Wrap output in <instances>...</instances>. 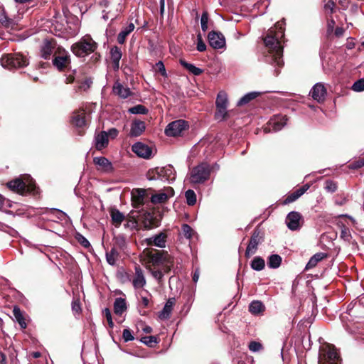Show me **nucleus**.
<instances>
[{"instance_id":"nucleus-1","label":"nucleus","mask_w":364,"mask_h":364,"mask_svg":"<svg viewBox=\"0 0 364 364\" xmlns=\"http://www.w3.org/2000/svg\"><path fill=\"white\" fill-rule=\"evenodd\" d=\"M284 22L279 21L274 23V27L270 28V29L267 31V36L263 38L264 45H265V47L269 50V53L271 54L272 60H274L278 66H280V62H282V47L280 42L282 41V38H284Z\"/></svg>"},{"instance_id":"nucleus-2","label":"nucleus","mask_w":364,"mask_h":364,"mask_svg":"<svg viewBox=\"0 0 364 364\" xmlns=\"http://www.w3.org/2000/svg\"><path fill=\"white\" fill-rule=\"evenodd\" d=\"M11 191L21 196L31 194L36 196L38 193V188L35 184V181L28 174H24L21 176L14 178L6 184Z\"/></svg>"},{"instance_id":"nucleus-3","label":"nucleus","mask_w":364,"mask_h":364,"mask_svg":"<svg viewBox=\"0 0 364 364\" xmlns=\"http://www.w3.org/2000/svg\"><path fill=\"white\" fill-rule=\"evenodd\" d=\"M97 48V42L93 40L90 34L85 35L70 47L73 54L78 58H84L92 53H97L95 52Z\"/></svg>"},{"instance_id":"nucleus-4","label":"nucleus","mask_w":364,"mask_h":364,"mask_svg":"<svg viewBox=\"0 0 364 364\" xmlns=\"http://www.w3.org/2000/svg\"><path fill=\"white\" fill-rule=\"evenodd\" d=\"M143 255L148 259V262L154 267L161 264H173V257L166 250H156L151 247H146L143 250Z\"/></svg>"},{"instance_id":"nucleus-5","label":"nucleus","mask_w":364,"mask_h":364,"mask_svg":"<svg viewBox=\"0 0 364 364\" xmlns=\"http://www.w3.org/2000/svg\"><path fill=\"white\" fill-rule=\"evenodd\" d=\"M342 359L333 344L326 343L318 350V364H341Z\"/></svg>"},{"instance_id":"nucleus-6","label":"nucleus","mask_w":364,"mask_h":364,"mask_svg":"<svg viewBox=\"0 0 364 364\" xmlns=\"http://www.w3.org/2000/svg\"><path fill=\"white\" fill-rule=\"evenodd\" d=\"M0 63L4 68L11 70L27 66L28 59L19 53H7L2 55Z\"/></svg>"},{"instance_id":"nucleus-7","label":"nucleus","mask_w":364,"mask_h":364,"mask_svg":"<svg viewBox=\"0 0 364 364\" xmlns=\"http://www.w3.org/2000/svg\"><path fill=\"white\" fill-rule=\"evenodd\" d=\"M52 64L59 72H67L70 70V57L68 52L62 47L54 51Z\"/></svg>"},{"instance_id":"nucleus-8","label":"nucleus","mask_w":364,"mask_h":364,"mask_svg":"<svg viewBox=\"0 0 364 364\" xmlns=\"http://www.w3.org/2000/svg\"><path fill=\"white\" fill-rule=\"evenodd\" d=\"M161 215L155 210L146 211L139 215V221L146 230H153L161 225Z\"/></svg>"},{"instance_id":"nucleus-9","label":"nucleus","mask_w":364,"mask_h":364,"mask_svg":"<svg viewBox=\"0 0 364 364\" xmlns=\"http://www.w3.org/2000/svg\"><path fill=\"white\" fill-rule=\"evenodd\" d=\"M146 179L149 181L165 179L167 181L175 179L173 168L171 165L164 167H156L146 172Z\"/></svg>"},{"instance_id":"nucleus-10","label":"nucleus","mask_w":364,"mask_h":364,"mask_svg":"<svg viewBox=\"0 0 364 364\" xmlns=\"http://www.w3.org/2000/svg\"><path fill=\"white\" fill-rule=\"evenodd\" d=\"M211 168L206 162H203L193 168L191 173V181L193 183H202L209 179Z\"/></svg>"},{"instance_id":"nucleus-11","label":"nucleus","mask_w":364,"mask_h":364,"mask_svg":"<svg viewBox=\"0 0 364 364\" xmlns=\"http://www.w3.org/2000/svg\"><path fill=\"white\" fill-rule=\"evenodd\" d=\"M264 241V230L260 229L259 225H257L253 230L252 235L250 237L249 244L246 247L245 257L250 258V257L257 252V245L262 243Z\"/></svg>"},{"instance_id":"nucleus-12","label":"nucleus","mask_w":364,"mask_h":364,"mask_svg":"<svg viewBox=\"0 0 364 364\" xmlns=\"http://www.w3.org/2000/svg\"><path fill=\"white\" fill-rule=\"evenodd\" d=\"M189 128L188 122L184 119H178L168 124L164 129V134L167 136H181L186 130Z\"/></svg>"},{"instance_id":"nucleus-13","label":"nucleus","mask_w":364,"mask_h":364,"mask_svg":"<svg viewBox=\"0 0 364 364\" xmlns=\"http://www.w3.org/2000/svg\"><path fill=\"white\" fill-rule=\"evenodd\" d=\"M227 103H228L227 94L223 91L219 92L217 95V100H215V107H217V112L214 114L215 119L225 120L228 119L229 113L225 110L227 109Z\"/></svg>"},{"instance_id":"nucleus-14","label":"nucleus","mask_w":364,"mask_h":364,"mask_svg":"<svg viewBox=\"0 0 364 364\" xmlns=\"http://www.w3.org/2000/svg\"><path fill=\"white\" fill-rule=\"evenodd\" d=\"M285 224H287L289 230L296 231L299 230L303 224V217L299 212L291 211L285 218Z\"/></svg>"},{"instance_id":"nucleus-15","label":"nucleus","mask_w":364,"mask_h":364,"mask_svg":"<svg viewBox=\"0 0 364 364\" xmlns=\"http://www.w3.org/2000/svg\"><path fill=\"white\" fill-rule=\"evenodd\" d=\"M208 43L213 49H223L225 45V36L220 31H212L207 36Z\"/></svg>"},{"instance_id":"nucleus-16","label":"nucleus","mask_w":364,"mask_h":364,"mask_svg":"<svg viewBox=\"0 0 364 364\" xmlns=\"http://www.w3.org/2000/svg\"><path fill=\"white\" fill-rule=\"evenodd\" d=\"M166 233L165 232H160V233L154 235L151 237L146 238L143 242L148 247H156L159 248H164L165 243L166 242Z\"/></svg>"},{"instance_id":"nucleus-17","label":"nucleus","mask_w":364,"mask_h":364,"mask_svg":"<svg viewBox=\"0 0 364 364\" xmlns=\"http://www.w3.org/2000/svg\"><path fill=\"white\" fill-rule=\"evenodd\" d=\"M309 188H310V184L306 183L303 185L301 187L296 189V191L289 193V195L285 197L284 200H282L281 202H279V204L282 205H285L296 201L298 200V198H299V197L303 196V194H304L307 190H309Z\"/></svg>"},{"instance_id":"nucleus-18","label":"nucleus","mask_w":364,"mask_h":364,"mask_svg":"<svg viewBox=\"0 0 364 364\" xmlns=\"http://www.w3.org/2000/svg\"><path fill=\"white\" fill-rule=\"evenodd\" d=\"M172 196H173V189L171 187H166L161 192L153 194L150 198V201L154 205L163 204Z\"/></svg>"},{"instance_id":"nucleus-19","label":"nucleus","mask_w":364,"mask_h":364,"mask_svg":"<svg viewBox=\"0 0 364 364\" xmlns=\"http://www.w3.org/2000/svg\"><path fill=\"white\" fill-rule=\"evenodd\" d=\"M310 95H311L314 100H316L317 102H324L325 97H326V89L324 85L321 82L316 83V85H314L313 88H311V90H310Z\"/></svg>"},{"instance_id":"nucleus-20","label":"nucleus","mask_w":364,"mask_h":364,"mask_svg":"<svg viewBox=\"0 0 364 364\" xmlns=\"http://www.w3.org/2000/svg\"><path fill=\"white\" fill-rule=\"evenodd\" d=\"M132 150L137 156L144 159H149L152 153L151 148L141 142H136L132 145Z\"/></svg>"},{"instance_id":"nucleus-21","label":"nucleus","mask_w":364,"mask_h":364,"mask_svg":"<svg viewBox=\"0 0 364 364\" xmlns=\"http://www.w3.org/2000/svg\"><path fill=\"white\" fill-rule=\"evenodd\" d=\"M86 113L82 109H78L73 113L71 124L76 127L82 128L86 126Z\"/></svg>"},{"instance_id":"nucleus-22","label":"nucleus","mask_w":364,"mask_h":364,"mask_svg":"<svg viewBox=\"0 0 364 364\" xmlns=\"http://www.w3.org/2000/svg\"><path fill=\"white\" fill-rule=\"evenodd\" d=\"M145 198V189L135 188L132 191V207L139 208L144 204Z\"/></svg>"},{"instance_id":"nucleus-23","label":"nucleus","mask_w":364,"mask_h":364,"mask_svg":"<svg viewBox=\"0 0 364 364\" xmlns=\"http://www.w3.org/2000/svg\"><path fill=\"white\" fill-rule=\"evenodd\" d=\"M144 131H145V123L140 119H134L132 122V127H130L129 136L137 137L141 136Z\"/></svg>"},{"instance_id":"nucleus-24","label":"nucleus","mask_w":364,"mask_h":364,"mask_svg":"<svg viewBox=\"0 0 364 364\" xmlns=\"http://www.w3.org/2000/svg\"><path fill=\"white\" fill-rule=\"evenodd\" d=\"M112 92L114 94L122 99H126L132 95V92L127 87H124L122 83L116 81L112 87Z\"/></svg>"},{"instance_id":"nucleus-25","label":"nucleus","mask_w":364,"mask_h":364,"mask_svg":"<svg viewBox=\"0 0 364 364\" xmlns=\"http://www.w3.org/2000/svg\"><path fill=\"white\" fill-rule=\"evenodd\" d=\"M144 285L145 278L143 275V270H141V268L137 264L135 266V277H134V279H132V286L137 289L143 287Z\"/></svg>"},{"instance_id":"nucleus-26","label":"nucleus","mask_w":364,"mask_h":364,"mask_svg":"<svg viewBox=\"0 0 364 364\" xmlns=\"http://www.w3.org/2000/svg\"><path fill=\"white\" fill-rule=\"evenodd\" d=\"M93 164L97 166H100V170L105 173H110L113 171V167L112 166L111 162H109L107 158H93Z\"/></svg>"},{"instance_id":"nucleus-27","label":"nucleus","mask_w":364,"mask_h":364,"mask_svg":"<svg viewBox=\"0 0 364 364\" xmlns=\"http://www.w3.org/2000/svg\"><path fill=\"white\" fill-rule=\"evenodd\" d=\"M95 146H96L97 150H101L107 146L108 144V136L106 132L102 131L99 134H97L96 136H95Z\"/></svg>"},{"instance_id":"nucleus-28","label":"nucleus","mask_w":364,"mask_h":364,"mask_svg":"<svg viewBox=\"0 0 364 364\" xmlns=\"http://www.w3.org/2000/svg\"><path fill=\"white\" fill-rule=\"evenodd\" d=\"M110 58L114 70L119 69V61L122 58V50L118 46H112L110 49Z\"/></svg>"},{"instance_id":"nucleus-29","label":"nucleus","mask_w":364,"mask_h":364,"mask_svg":"<svg viewBox=\"0 0 364 364\" xmlns=\"http://www.w3.org/2000/svg\"><path fill=\"white\" fill-rule=\"evenodd\" d=\"M175 305V298H169L164 304V309L161 311L160 313V318L161 319H167L170 317V314L172 311V307Z\"/></svg>"},{"instance_id":"nucleus-30","label":"nucleus","mask_w":364,"mask_h":364,"mask_svg":"<svg viewBox=\"0 0 364 364\" xmlns=\"http://www.w3.org/2000/svg\"><path fill=\"white\" fill-rule=\"evenodd\" d=\"M325 258H326V254L322 252H317L316 254L314 255L311 256V257H310L309 262L306 263V270H309L314 268L317 265L318 262H321Z\"/></svg>"},{"instance_id":"nucleus-31","label":"nucleus","mask_w":364,"mask_h":364,"mask_svg":"<svg viewBox=\"0 0 364 364\" xmlns=\"http://www.w3.org/2000/svg\"><path fill=\"white\" fill-rule=\"evenodd\" d=\"M126 311L125 299L116 298L114 302V313L117 316H121Z\"/></svg>"},{"instance_id":"nucleus-32","label":"nucleus","mask_w":364,"mask_h":364,"mask_svg":"<svg viewBox=\"0 0 364 364\" xmlns=\"http://www.w3.org/2000/svg\"><path fill=\"white\" fill-rule=\"evenodd\" d=\"M111 220L114 226L118 227L124 221V215L117 208H111L110 210Z\"/></svg>"},{"instance_id":"nucleus-33","label":"nucleus","mask_w":364,"mask_h":364,"mask_svg":"<svg viewBox=\"0 0 364 364\" xmlns=\"http://www.w3.org/2000/svg\"><path fill=\"white\" fill-rule=\"evenodd\" d=\"M126 248L125 237L119 235L112 238V247L111 249L124 250Z\"/></svg>"},{"instance_id":"nucleus-34","label":"nucleus","mask_w":364,"mask_h":364,"mask_svg":"<svg viewBox=\"0 0 364 364\" xmlns=\"http://www.w3.org/2000/svg\"><path fill=\"white\" fill-rule=\"evenodd\" d=\"M124 250H119V249H111L109 252H107L105 253V258H107V264L111 266H114L115 264V261H117L119 258V252H122Z\"/></svg>"},{"instance_id":"nucleus-35","label":"nucleus","mask_w":364,"mask_h":364,"mask_svg":"<svg viewBox=\"0 0 364 364\" xmlns=\"http://www.w3.org/2000/svg\"><path fill=\"white\" fill-rule=\"evenodd\" d=\"M13 316L16 318V322H18L20 328L25 329L26 328V320L24 319L23 314H22V311L19 309L18 306H14L13 309Z\"/></svg>"},{"instance_id":"nucleus-36","label":"nucleus","mask_w":364,"mask_h":364,"mask_svg":"<svg viewBox=\"0 0 364 364\" xmlns=\"http://www.w3.org/2000/svg\"><path fill=\"white\" fill-rule=\"evenodd\" d=\"M55 47V41L54 40L51 41H46L45 42L44 47H43V54H41V56H43V58L45 60H47L49 58V57L53 53V50Z\"/></svg>"},{"instance_id":"nucleus-37","label":"nucleus","mask_w":364,"mask_h":364,"mask_svg":"<svg viewBox=\"0 0 364 364\" xmlns=\"http://www.w3.org/2000/svg\"><path fill=\"white\" fill-rule=\"evenodd\" d=\"M264 310V304L259 301H253L250 304L249 311L253 315H258Z\"/></svg>"},{"instance_id":"nucleus-38","label":"nucleus","mask_w":364,"mask_h":364,"mask_svg":"<svg viewBox=\"0 0 364 364\" xmlns=\"http://www.w3.org/2000/svg\"><path fill=\"white\" fill-rule=\"evenodd\" d=\"M178 62H180V65H181V66L183 67V68L188 70L189 73H191L194 75L199 76L202 73L201 69L197 68L196 66L191 63H188L185 60L180 59V61Z\"/></svg>"},{"instance_id":"nucleus-39","label":"nucleus","mask_w":364,"mask_h":364,"mask_svg":"<svg viewBox=\"0 0 364 364\" xmlns=\"http://www.w3.org/2000/svg\"><path fill=\"white\" fill-rule=\"evenodd\" d=\"M259 95L260 93L258 92H249L248 94H246L245 95L242 96V97L240 98V100H239L238 104H237V105H238V107L244 106L249 103L250 101L259 97Z\"/></svg>"},{"instance_id":"nucleus-40","label":"nucleus","mask_w":364,"mask_h":364,"mask_svg":"<svg viewBox=\"0 0 364 364\" xmlns=\"http://www.w3.org/2000/svg\"><path fill=\"white\" fill-rule=\"evenodd\" d=\"M282 264V257L278 255H271L267 257V267L270 269H277Z\"/></svg>"},{"instance_id":"nucleus-41","label":"nucleus","mask_w":364,"mask_h":364,"mask_svg":"<svg viewBox=\"0 0 364 364\" xmlns=\"http://www.w3.org/2000/svg\"><path fill=\"white\" fill-rule=\"evenodd\" d=\"M251 269L255 271H261L264 268V260L260 256H256L253 257L252 261H251Z\"/></svg>"},{"instance_id":"nucleus-42","label":"nucleus","mask_w":364,"mask_h":364,"mask_svg":"<svg viewBox=\"0 0 364 364\" xmlns=\"http://www.w3.org/2000/svg\"><path fill=\"white\" fill-rule=\"evenodd\" d=\"M0 24L6 28H14V21L5 14L4 11L0 13Z\"/></svg>"},{"instance_id":"nucleus-43","label":"nucleus","mask_w":364,"mask_h":364,"mask_svg":"<svg viewBox=\"0 0 364 364\" xmlns=\"http://www.w3.org/2000/svg\"><path fill=\"white\" fill-rule=\"evenodd\" d=\"M139 341L149 348H153L158 343V338L154 336H143L139 339Z\"/></svg>"},{"instance_id":"nucleus-44","label":"nucleus","mask_w":364,"mask_h":364,"mask_svg":"<svg viewBox=\"0 0 364 364\" xmlns=\"http://www.w3.org/2000/svg\"><path fill=\"white\" fill-rule=\"evenodd\" d=\"M78 86L75 87V90H77V92H86L90 89V85H92V79H90V77H86L85 79H84V80H82L80 82L78 81Z\"/></svg>"},{"instance_id":"nucleus-45","label":"nucleus","mask_w":364,"mask_h":364,"mask_svg":"<svg viewBox=\"0 0 364 364\" xmlns=\"http://www.w3.org/2000/svg\"><path fill=\"white\" fill-rule=\"evenodd\" d=\"M147 112L149 110L143 105H138L129 108V113L134 114H146Z\"/></svg>"},{"instance_id":"nucleus-46","label":"nucleus","mask_w":364,"mask_h":364,"mask_svg":"<svg viewBox=\"0 0 364 364\" xmlns=\"http://www.w3.org/2000/svg\"><path fill=\"white\" fill-rule=\"evenodd\" d=\"M186 203L190 206H193L196 203V195L192 189L185 192Z\"/></svg>"},{"instance_id":"nucleus-47","label":"nucleus","mask_w":364,"mask_h":364,"mask_svg":"<svg viewBox=\"0 0 364 364\" xmlns=\"http://www.w3.org/2000/svg\"><path fill=\"white\" fill-rule=\"evenodd\" d=\"M324 13L327 16H331L335 13L336 11V4L333 0H328L327 3L324 4L323 6Z\"/></svg>"},{"instance_id":"nucleus-48","label":"nucleus","mask_w":364,"mask_h":364,"mask_svg":"<svg viewBox=\"0 0 364 364\" xmlns=\"http://www.w3.org/2000/svg\"><path fill=\"white\" fill-rule=\"evenodd\" d=\"M324 190L328 193H333L337 190V183L332 181L331 179H327L324 182Z\"/></svg>"},{"instance_id":"nucleus-49","label":"nucleus","mask_w":364,"mask_h":364,"mask_svg":"<svg viewBox=\"0 0 364 364\" xmlns=\"http://www.w3.org/2000/svg\"><path fill=\"white\" fill-rule=\"evenodd\" d=\"M182 235L185 236L186 239H191L193 236V230L191 226L187 224H183L181 226Z\"/></svg>"},{"instance_id":"nucleus-50","label":"nucleus","mask_w":364,"mask_h":364,"mask_svg":"<svg viewBox=\"0 0 364 364\" xmlns=\"http://www.w3.org/2000/svg\"><path fill=\"white\" fill-rule=\"evenodd\" d=\"M75 240H77V242H78V243L80 244V245H82V247H90V242L84 236H82V235L77 232L75 233Z\"/></svg>"},{"instance_id":"nucleus-51","label":"nucleus","mask_w":364,"mask_h":364,"mask_svg":"<svg viewBox=\"0 0 364 364\" xmlns=\"http://www.w3.org/2000/svg\"><path fill=\"white\" fill-rule=\"evenodd\" d=\"M352 90L358 92L364 91V79H359L353 83Z\"/></svg>"},{"instance_id":"nucleus-52","label":"nucleus","mask_w":364,"mask_h":364,"mask_svg":"<svg viewBox=\"0 0 364 364\" xmlns=\"http://www.w3.org/2000/svg\"><path fill=\"white\" fill-rule=\"evenodd\" d=\"M208 19L207 11H203V14H201V19H200V23H201V30H203V32L207 31Z\"/></svg>"},{"instance_id":"nucleus-53","label":"nucleus","mask_w":364,"mask_h":364,"mask_svg":"<svg viewBox=\"0 0 364 364\" xmlns=\"http://www.w3.org/2000/svg\"><path fill=\"white\" fill-rule=\"evenodd\" d=\"M364 166V156L362 158H359V159H357L350 164L349 165V168H350L353 170L359 169Z\"/></svg>"},{"instance_id":"nucleus-54","label":"nucleus","mask_w":364,"mask_h":364,"mask_svg":"<svg viewBox=\"0 0 364 364\" xmlns=\"http://www.w3.org/2000/svg\"><path fill=\"white\" fill-rule=\"evenodd\" d=\"M122 338H123V341H124L125 343L130 342L134 339L129 329L123 330V333H122Z\"/></svg>"},{"instance_id":"nucleus-55","label":"nucleus","mask_w":364,"mask_h":364,"mask_svg":"<svg viewBox=\"0 0 364 364\" xmlns=\"http://www.w3.org/2000/svg\"><path fill=\"white\" fill-rule=\"evenodd\" d=\"M196 38H198V43H196V50H198V51L199 52L205 51L207 47L205 46V44L202 40L200 34H198V36H196Z\"/></svg>"},{"instance_id":"nucleus-56","label":"nucleus","mask_w":364,"mask_h":364,"mask_svg":"<svg viewBox=\"0 0 364 364\" xmlns=\"http://www.w3.org/2000/svg\"><path fill=\"white\" fill-rule=\"evenodd\" d=\"M103 313L104 316H105V318H107V326H109V328H112L113 321H112L111 311L109 309L105 308L104 309Z\"/></svg>"},{"instance_id":"nucleus-57","label":"nucleus","mask_w":364,"mask_h":364,"mask_svg":"<svg viewBox=\"0 0 364 364\" xmlns=\"http://www.w3.org/2000/svg\"><path fill=\"white\" fill-rule=\"evenodd\" d=\"M93 55L90 57L89 62L87 64L89 65H95L100 62L101 55L99 53H92Z\"/></svg>"},{"instance_id":"nucleus-58","label":"nucleus","mask_w":364,"mask_h":364,"mask_svg":"<svg viewBox=\"0 0 364 364\" xmlns=\"http://www.w3.org/2000/svg\"><path fill=\"white\" fill-rule=\"evenodd\" d=\"M262 348V346L259 342L255 341L250 342L249 349L252 352L259 351Z\"/></svg>"},{"instance_id":"nucleus-59","label":"nucleus","mask_w":364,"mask_h":364,"mask_svg":"<svg viewBox=\"0 0 364 364\" xmlns=\"http://www.w3.org/2000/svg\"><path fill=\"white\" fill-rule=\"evenodd\" d=\"M131 32L121 31L117 36V43L123 45L125 43L126 37L129 36Z\"/></svg>"},{"instance_id":"nucleus-60","label":"nucleus","mask_w":364,"mask_h":364,"mask_svg":"<svg viewBox=\"0 0 364 364\" xmlns=\"http://www.w3.org/2000/svg\"><path fill=\"white\" fill-rule=\"evenodd\" d=\"M287 118L285 116L282 117L280 120L274 122V129H280L282 127L285 126Z\"/></svg>"},{"instance_id":"nucleus-61","label":"nucleus","mask_w":364,"mask_h":364,"mask_svg":"<svg viewBox=\"0 0 364 364\" xmlns=\"http://www.w3.org/2000/svg\"><path fill=\"white\" fill-rule=\"evenodd\" d=\"M155 68H156V70L160 73L161 75L164 77L166 76V73L165 72L164 64H163V62H157L156 64H155Z\"/></svg>"},{"instance_id":"nucleus-62","label":"nucleus","mask_w":364,"mask_h":364,"mask_svg":"<svg viewBox=\"0 0 364 364\" xmlns=\"http://www.w3.org/2000/svg\"><path fill=\"white\" fill-rule=\"evenodd\" d=\"M160 266L162 267V269H161V271H162V273L168 274L170 272V271H171V268L172 267H173V263L161 264H160Z\"/></svg>"},{"instance_id":"nucleus-63","label":"nucleus","mask_w":364,"mask_h":364,"mask_svg":"<svg viewBox=\"0 0 364 364\" xmlns=\"http://www.w3.org/2000/svg\"><path fill=\"white\" fill-rule=\"evenodd\" d=\"M151 274H153L154 278L156 279L159 282H161V279L163 278V275L164 274V272H161L160 269L154 270L153 272H151Z\"/></svg>"},{"instance_id":"nucleus-64","label":"nucleus","mask_w":364,"mask_h":364,"mask_svg":"<svg viewBox=\"0 0 364 364\" xmlns=\"http://www.w3.org/2000/svg\"><path fill=\"white\" fill-rule=\"evenodd\" d=\"M73 311L76 314H79L81 311V308L80 307V301L79 299H75L73 301Z\"/></svg>"}]
</instances>
